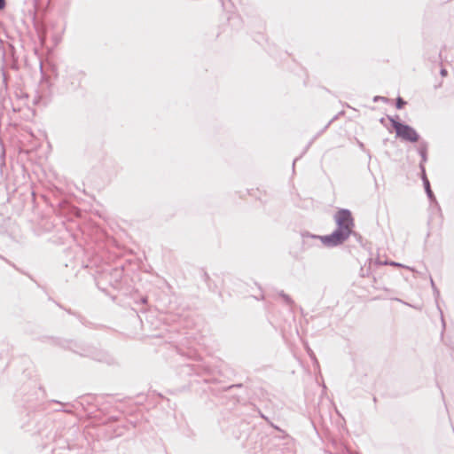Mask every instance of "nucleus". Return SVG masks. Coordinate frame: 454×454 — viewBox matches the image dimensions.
<instances>
[{"mask_svg":"<svg viewBox=\"0 0 454 454\" xmlns=\"http://www.w3.org/2000/svg\"><path fill=\"white\" fill-rule=\"evenodd\" d=\"M335 221L338 225L337 230L347 232V237H349L354 225L351 213L346 209L339 210L335 215Z\"/></svg>","mask_w":454,"mask_h":454,"instance_id":"2","label":"nucleus"},{"mask_svg":"<svg viewBox=\"0 0 454 454\" xmlns=\"http://www.w3.org/2000/svg\"><path fill=\"white\" fill-rule=\"evenodd\" d=\"M405 104H406V102L403 101V98H398L396 100V108L402 109Z\"/></svg>","mask_w":454,"mask_h":454,"instance_id":"4","label":"nucleus"},{"mask_svg":"<svg viewBox=\"0 0 454 454\" xmlns=\"http://www.w3.org/2000/svg\"><path fill=\"white\" fill-rule=\"evenodd\" d=\"M348 238L347 232H341L339 230H336L331 235L319 237L321 241L326 246H337L341 244Z\"/></svg>","mask_w":454,"mask_h":454,"instance_id":"3","label":"nucleus"},{"mask_svg":"<svg viewBox=\"0 0 454 454\" xmlns=\"http://www.w3.org/2000/svg\"><path fill=\"white\" fill-rule=\"evenodd\" d=\"M441 74H442V76H446V75H447V70H446V69H442V71H441Z\"/></svg>","mask_w":454,"mask_h":454,"instance_id":"5","label":"nucleus"},{"mask_svg":"<svg viewBox=\"0 0 454 454\" xmlns=\"http://www.w3.org/2000/svg\"><path fill=\"white\" fill-rule=\"evenodd\" d=\"M5 2H0V10L4 8Z\"/></svg>","mask_w":454,"mask_h":454,"instance_id":"6","label":"nucleus"},{"mask_svg":"<svg viewBox=\"0 0 454 454\" xmlns=\"http://www.w3.org/2000/svg\"><path fill=\"white\" fill-rule=\"evenodd\" d=\"M391 122L393 128L395 130L396 136L403 140H406L411 143H415L419 140V135L416 130L405 124H403L394 118H388Z\"/></svg>","mask_w":454,"mask_h":454,"instance_id":"1","label":"nucleus"}]
</instances>
